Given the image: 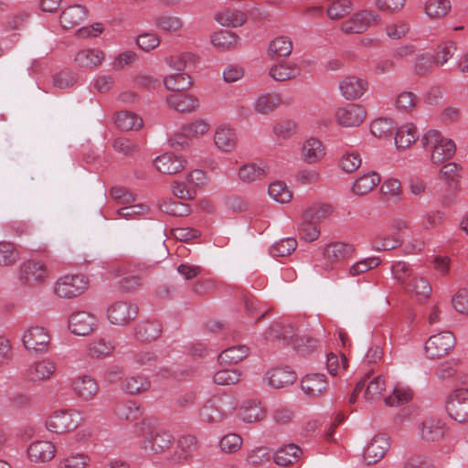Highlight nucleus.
Here are the masks:
<instances>
[{"instance_id": "f257e3e1", "label": "nucleus", "mask_w": 468, "mask_h": 468, "mask_svg": "<svg viewBox=\"0 0 468 468\" xmlns=\"http://www.w3.org/2000/svg\"><path fill=\"white\" fill-rule=\"evenodd\" d=\"M421 143L431 152V161L436 165L452 158L456 151L454 142L445 138L436 130L427 132Z\"/></svg>"}, {"instance_id": "f03ea898", "label": "nucleus", "mask_w": 468, "mask_h": 468, "mask_svg": "<svg viewBox=\"0 0 468 468\" xmlns=\"http://www.w3.org/2000/svg\"><path fill=\"white\" fill-rule=\"evenodd\" d=\"M80 413L74 410H58L53 411L46 420V427L55 433L74 431L80 423Z\"/></svg>"}, {"instance_id": "7ed1b4c3", "label": "nucleus", "mask_w": 468, "mask_h": 468, "mask_svg": "<svg viewBox=\"0 0 468 468\" xmlns=\"http://www.w3.org/2000/svg\"><path fill=\"white\" fill-rule=\"evenodd\" d=\"M445 409L451 419L459 423L468 422V389L452 391L446 398Z\"/></svg>"}, {"instance_id": "20e7f679", "label": "nucleus", "mask_w": 468, "mask_h": 468, "mask_svg": "<svg viewBox=\"0 0 468 468\" xmlns=\"http://www.w3.org/2000/svg\"><path fill=\"white\" fill-rule=\"evenodd\" d=\"M455 346V336L449 331L431 335L425 343V355L430 359L446 356Z\"/></svg>"}, {"instance_id": "39448f33", "label": "nucleus", "mask_w": 468, "mask_h": 468, "mask_svg": "<svg viewBox=\"0 0 468 468\" xmlns=\"http://www.w3.org/2000/svg\"><path fill=\"white\" fill-rule=\"evenodd\" d=\"M88 288V279L82 275H67L55 284V293L60 298H73L82 294Z\"/></svg>"}, {"instance_id": "423d86ee", "label": "nucleus", "mask_w": 468, "mask_h": 468, "mask_svg": "<svg viewBox=\"0 0 468 468\" xmlns=\"http://www.w3.org/2000/svg\"><path fill=\"white\" fill-rule=\"evenodd\" d=\"M138 314V307L125 301L111 304L107 310V318L111 324L123 326L130 324Z\"/></svg>"}, {"instance_id": "0eeeda50", "label": "nucleus", "mask_w": 468, "mask_h": 468, "mask_svg": "<svg viewBox=\"0 0 468 468\" xmlns=\"http://www.w3.org/2000/svg\"><path fill=\"white\" fill-rule=\"evenodd\" d=\"M266 337L271 340L276 338L282 339L301 352L309 350V347L303 344L304 339L298 336L291 324H282L279 323L271 324L266 333Z\"/></svg>"}, {"instance_id": "6e6552de", "label": "nucleus", "mask_w": 468, "mask_h": 468, "mask_svg": "<svg viewBox=\"0 0 468 468\" xmlns=\"http://www.w3.org/2000/svg\"><path fill=\"white\" fill-rule=\"evenodd\" d=\"M355 252L352 244L344 242H331L323 250V256L325 261L324 270H332L335 264L350 259Z\"/></svg>"}, {"instance_id": "1a4fd4ad", "label": "nucleus", "mask_w": 468, "mask_h": 468, "mask_svg": "<svg viewBox=\"0 0 468 468\" xmlns=\"http://www.w3.org/2000/svg\"><path fill=\"white\" fill-rule=\"evenodd\" d=\"M379 16L373 11L363 10L356 13L350 19L341 25V29L346 34H360L371 25L378 24Z\"/></svg>"}, {"instance_id": "9d476101", "label": "nucleus", "mask_w": 468, "mask_h": 468, "mask_svg": "<svg viewBox=\"0 0 468 468\" xmlns=\"http://www.w3.org/2000/svg\"><path fill=\"white\" fill-rule=\"evenodd\" d=\"M224 398L213 397L206 401L200 410V418L203 421L208 423L218 422L223 418L234 410L236 404L234 402L225 409L224 408Z\"/></svg>"}, {"instance_id": "9b49d317", "label": "nucleus", "mask_w": 468, "mask_h": 468, "mask_svg": "<svg viewBox=\"0 0 468 468\" xmlns=\"http://www.w3.org/2000/svg\"><path fill=\"white\" fill-rule=\"evenodd\" d=\"M366 116L365 109L361 105L355 103L340 107L335 112L337 123L343 127L359 126L365 121Z\"/></svg>"}, {"instance_id": "f8f14e48", "label": "nucleus", "mask_w": 468, "mask_h": 468, "mask_svg": "<svg viewBox=\"0 0 468 468\" xmlns=\"http://www.w3.org/2000/svg\"><path fill=\"white\" fill-rule=\"evenodd\" d=\"M22 341L27 350L43 353L48 348L50 337L44 327L32 326L24 333Z\"/></svg>"}, {"instance_id": "ddd939ff", "label": "nucleus", "mask_w": 468, "mask_h": 468, "mask_svg": "<svg viewBox=\"0 0 468 468\" xmlns=\"http://www.w3.org/2000/svg\"><path fill=\"white\" fill-rule=\"evenodd\" d=\"M96 316L86 311L73 313L69 321V328L77 335H90L96 328Z\"/></svg>"}, {"instance_id": "4468645a", "label": "nucleus", "mask_w": 468, "mask_h": 468, "mask_svg": "<svg viewBox=\"0 0 468 468\" xmlns=\"http://www.w3.org/2000/svg\"><path fill=\"white\" fill-rule=\"evenodd\" d=\"M389 446V438L386 434L374 436L364 451V460L367 464L370 465L379 462L385 456Z\"/></svg>"}, {"instance_id": "2eb2a0df", "label": "nucleus", "mask_w": 468, "mask_h": 468, "mask_svg": "<svg viewBox=\"0 0 468 468\" xmlns=\"http://www.w3.org/2000/svg\"><path fill=\"white\" fill-rule=\"evenodd\" d=\"M56 364L48 358L35 361L27 367L25 377L27 381L36 383L49 379L56 372Z\"/></svg>"}, {"instance_id": "dca6fc26", "label": "nucleus", "mask_w": 468, "mask_h": 468, "mask_svg": "<svg viewBox=\"0 0 468 468\" xmlns=\"http://www.w3.org/2000/svg\"><path fill=\"white\" fill-rule=\"evenodd\" d=\"M339 90L342 96L348 101L361 98L368 89V82L356 76H347L339 81Z\"/></svg>"}, {"instance_id": "f3484780", "label": "nucleus", "mask_w": 468, "mask_h": 468, "mask_svg": "<svg viewBox=\"0 0 468 468\" xmlns=\"http://www.w3.org/2000/svg\"><path fill=\"white\" fill-rule=\"evenodd\" d=\"M173 441L174 437L170 432L155 430L142 441V448L153 453H160L169 449Z\"/></svg>"}, {"instance_id": "a211bd4d", "label": "nucleus", "mask_w": 468, "mask_h": 468, "mask_svg": "<svg viewBox=\"0 0 468 468\" xmlns=\"http://www.w3.org/2000/svg\"><path fill=\"white\" fill-rule=\"evenodd\" d=\"M21 280L27 284L35 285L43 283L48 276V271L44 263L28 261L21 266Z\"/></svg>"}, {"instance_id": "6ab92c4d", "label": "nucleus", "mask_w": 468, "mask_h": 468, "mask_svg": "<svg viewBox=\"0 0 468 468\" xmlns=\"http://www.w3.org/2000/svg\"><path fill=\"white\" fill-rule=\"evenodd\" d=\"M71 388L75 395L85 401L91 400L98 393L97 382L88 375L74 378L71 380Z\"/></svg>"}, {"instance_id": "aec40b11", "label": "nucleus", "mask_w": 468, "mask_h": 468, "mask_svg": "<svg viewBox=\"0 0 468 468\" xmlns=\"http://www.w3.org/2000/svg\"><path fill=\"white\" fill-rule=\"evenodd\" d=\"M420 437L428 441H436L444 437L446 424L435 417H427L419 426Z\"/></svg>"}, {"instance_id": "412c9836", "label": "nucleus", "mask_w": 468, "mask_h": 468, "mask_svg": "<svg viewBox=\"0 0 468 468\" xmlns=\"http://www.w3.org/2000/svg\"><path fill=\"white\" fill-rule=\"evenodd\" d=\"M158 171L166 175H175L181 172L186 165V161L173 153H165L154 160Z\"/></svg>"}, {"instance_id": "4be33fe9", "label": "nucleus", "mask_w": 468, "mask_h": 468, "mask_svg": "<svg viewBox=\"0 0 468 468\" xmlns=\"http://www.w3.org/2000/svg\"><path fill=\"white\" fill-rule=\"evenodd\" d=\"M214 143L220 151L230 153L237 146L238 136L234 129L228 125H220L215 131Z\"/></svg>"}, {"instance_id": "5701e85b", "label": "nucleus", "mask_w": 468, "mask_h": 468, "mask_svg": "<svg viewBox=\"0 0 468 468\" xmlns=\"http://www.w3.org/2000/svg\"><path fill=\"white\" fill-rule=\"evenodd\" d=\"M268 383L273 388L292 385L297 378L296 373L289 367H274L267 373Z\"/></svg>"}, {"instance_id": "b1692460", "label": "nucleus", "mask_w": 468, "mask_h": 468, "mask_svg": "<svg viewBox=\"0 0 468 468\" xmlns=\"http://www.w3.org/2000/svg\"><path fill=\"white\" fill-rule=\"evenodd\" d=\"M325 155L323 143L316 138H309L303 144L301 156L304 163L312 165L321 161Z\"/></svg>"}, {"instance_id": "393cba45", "label": "nucleus", "mask_w": 468, "mask_h": 468, "mask_svg": "<svg viewBox=\"0 0 468 468\" xmlns=\"http://www.w3.org/2000/svg\"><path fill=\"white\" fill-rule=\"evenodd\" d=\"M27 453L32 462L46 463L54 458L56 448L50 441H37L30 444Z\"/></svg>"}, {"instance_id": "a878e982", "label": "nucleus", "mask_w": 468, "mask_h": 468, "mask_svg": "<svg viewBox=\"0 0 468 468\" xmlns=\"http://www.w3.org/2000/svg\"><path fill=\"white\" fill-rule=\"evenodd\" d=\"M166 101L171 107L180 112H190L199 106L195 96L185 92H174L167 96Z\"/></svg>"}, {"instance_id": "bb28decb", "label": "nucleus", "mask_w": 468, "mask_h": 468, "mask_svg": "<svg viewBox=\"0 0 468 468\" xmlns=\"http://www.w3.org/2000/svg\"><path fill=\"white\" fill-rule=\"evenodd\" d=\"M87 16V10L80 5H74L64 9L60 15L61 26L66 29L79 26Z\"/></svg>"}, {"instance_id": "cd10ccee", "label": "nucleus", "mask_w": 468, "mask_h": 468, "mask_svg": "<svg viewBox=\"0 0 468 468\" xmlns=\"http://www.w3.org/2000/svg\"><path fill=\"white\" fill-rule=\"evenodd\" d=\"M301 387L305 394L314 397L326 390L327 381L323 374H308L302 379Z\"/></svg>"}, {"instance_id": "c85d7f7f", "label": "nucleus", "mask_w": 468, "mask_h": 468, "mask_svg": "<svg viewBox=\"0 0 468 468\" xmlns=\"http://www.w3.org/2000/svg\"><path fill=\"white\" fill-rule=\"evenodd\" d=\"M161 324L157 321H143L134 328V336L141 342H152L161 334Z\"/></svg>"}, {"instance_id": "c756f323", "label": "nucleus", "mask_w": 468, "mask_h": 468, "mask_svg": "<svg viewBox=\"0 0 468 468\" xmlns=\"http://www.w3.org/2000/svg\"><path fill=\"white\" fill-rule=\"evenodd\" d=\"M301 73V69L296 63L282 62L273 65L269 75L276 81H286L295 79Z\"/></svg>"}, {"instance_id": "7c9ffc66", "label": "nucleus", "mask_w": 468, "mask_h": 468, "mask_svg": "<svg viewBox=\"0 0 468 468\" xmlns=\"http://www.w3.org/2000/svg\"><path fill=\"white\" fill-rule=\"evenodd\" d=\"M267 165L261 163H249L239 169V178L244 183H252L261 180L267 174Z\"/></svg>"}, {"instance_id": "2f4dec72", "label": "nucleus", "mask_w": 468, "mask_h": 468, "mask_svg": "<svg viewBox=\"0 0 468 468\" xmlns=\"http://www.w3.org/2000/svg\"><path fill=\"white\" fill-rule=\"evenodd\" d=\"M197 448V440L192 435L182 436L178 441L176 450L172 455V460L176 463L186 461Z\"/></svg>"}, {"instance_id": "473e14b6", "label": "nucleus", "mask_w": 468, "mask_h": 468, "mask_svg": "<svg viewBox=\"0 0 468 468\" xmlns=\"http://www.w3.org/2000/svg\"><path fill=\"white\" fill-rule=\"evenodd\" d=\"M302 454V450L296 444L291 443L279 448L274 454L278 465L286 466L296 463Z\"/></svg>"}, {"instance_id": "72a5a7b5", "label": "nucleus", "mask_w": 468, "mask_h": 468, "mask_svg": "<svg viewBox=\"0 0 468 468\" xmlns=\"http://www.w3.org/2000/svg\"><path fill=\"white\" fill-rule=\"evenodd\" d=\"M285 102L281 99L280 95L277 93H266L259 96L254 103V110L258 113L268 114L274 111L281 104H284Z\"/></svg>"}, {"instance_id": "f704fd0d", "label": "nucleus", "mask_w": 468, "mask_h": 468, "mask_svg": "<svg viewBox=\"0 0 468 468\" xmlns=\"http://www.w3.org/2000/svg\"><path fill=\"white\" fill-rule=\"evenodd\" d=\"M292 51V42L290 37L281 36L275 37L269 45L268 54L272 59L288 57Z\"/></svg>"}, {"instance_id": "c9c22d12", "label": "nucleus", "mask_w": 468, "mask_h": 468, "mask_svg": "<svg viewBox=\"0 0 468 468\" xmlns=\"http://www.w3.org/2000/svg\"><path fill=\"white\" fill-rule=\"evenodd\" d=\"M418 137L417 128L413 124L408 123L397 130L395 144L398 149H405L414 144Z\"/></svg>"}, {"instance_id": "e433bc0d", "label": "nucleus", "mask_w": 468, "mask_h": 468, "mask_svg": "<svg viewBox=\"0 0 468 468\" xmlns=\"http://www.w3.org/2000/svg\"><path fill=\"white\" fill-rule=\"evenodd\" d=\"M215 19L224 27H240L246 21V15L237 9L227 8L216 13Z\"/></svg>"}, {"instance_id": "4c0bfd02", "label": "nucleus", "mask_w": 468, "mask_h": 468, "mask_svg": "<svg viewBox=\"0 0 468 468\" xmlns=\"http://www.w3.org/2000/svg\"><path fill=\"white\" fill-rule=\"evenodd\" d=\"M239 416L244 422L252 423L261 420L265 417V411L259 402L250 400L240 408Z\"/></svg>"}, {"instance_id": "58836bf2", "label": "nucleus", "mask_w": 468, "mask_h": 468, "mask_svg": "<svg viewBox=\"0 0 468 468\" xmlns=\"http://www.w3.org/2000/svg\"><path fill=\"white\" fill-rule=\"evenodd\" d=\"M380 182V176L375 172H371L358 177L354 185L353 191L356 195H367L371 192Z\"/></svg>"}, {"instance_id": "ea45409f", "label": "nucleus", "mask_w": 468, "mask_h": 468, "mask_svg": "<svg viewBox=\"0 0 468 468\" xmlns=\"http://www.w3.org/2000/svg\"><path fill=\"white\" fill-rule=\"evenodd\" d=\"M115 123L122 131L138 130L143 127V119L134 112L122 111L115 115Z\"/></svg>"}, {"instance_id": "a19ab883", "label": "nucleus", "mask_w": 468, "mask_h": 468, "mask_svg": "<svg viewBox=\"0 0 468 468\" xmlns=\"http://www.w3.org/2000/svg\"><path fill=\"white\" fill-rule=\"evenodd\" d=\"M104 59L103 52L99 49L80 50L75 56V61L83 68L99 66Z\"/></svg>"}, {"instance_id": "79ce46f5", "label": "nucleus", "mask_w": 468, "mask_h": 468, "mask_svg": "<svg viewBox=\"0 0 468 468\" xmlns=\"http://www.w3.org/2000/svg\"><path fill=\"white\" fill-rule=\"evenodd\" d=\"M249 354V348L244 345H238L223 350L218 355L220 364H237Z\"/></svg>"}, {"instance_id": "37998d69", "label": "nucleus", "mask_w": 468, "mask_h": 468, "mask_svg": "<svg viewBox=\"0 0 468 468\" xmlns=\"http://www.w3.org/2000/svg\"><path fill=\"white\" fill-rule=\"evenodd\" d=\"M149 388V379L142 375L128 377L122 383V390L131 395L146 391Z\"/></svg>"}, {"instance_id": "c03bdc74", "label": "nucleus", "mask_w": 468, "mask_h": 468, "mask_svg": "<svg viewBox=\"0 0 468 468\" xmlns=\"http://www.w3.org/2000/svg\"><path fill=\"white\" fill-rule=\"evenodd\" d=\"M114 349L115 345L112 341L101 337L89 345L88 353L91 357L103 358L110 356Z\"/></svg>"}, {"instance_id": "a18cd8bd", "label": "nucleus", "mask_w": 468, "mask_h": 468, "mask_svg": "<svg viewBox=\"0 0 468 468\" xmlns=\"http://www.w3.org/2000/svg\"><path fill=\"white\" fill-rule=\"evenodd\" d=\"M211 43L220 50H229L237 46L238 36L229 30H220L212 35Z\"/></svg>"}, {"instance_id": "49530a36", "label": "nucleus", "mask_w": 468, "mask_h": 468, "mask_svg": "<svg viewBox=\"0 0 468 468\" xmlns=\"http://www.w3.org/2000/svg\"><path fill=\"white\" fill-rule=\"evenodd\" d=\"M164 84L167 90L174 92H184L190 88L192 82L189 75L186 73H177L165 77Z\"/></svg>"}, {"instance_id": "de8ad7c7", "label": "nucleus", "mask_w": 468, "mask_h": 468, "mask_svg": "<svg viewBox=\"0 0 468 468\" xmlns=\"http://www.w3.org/2000/svg\"><path fill=\"white\" fill-rule=\"evenodd\" d=\"M19 259L16 245L10 241H0V266H12Z\"/></svg>"}, {"instance_id": "09e8293b", "label": "nucleus", "mask_w": 468, "mask_h": 468, "mask_svg": "<svg viewBox=\"0 0 468 468\" xmlns=\"http://www.w3.org/2000/svg\"><path fill=\"white\" fill-rule=\"evenodd\" d=\"M396 126L394 122L389 118H378L371 122L370 132L371 133L378 138H387L390 137Z\"/></svg>"}, {"instance_id": "8fccbe9b", "label": "nucleus", "mask_w": 468, "mask_h": 468, "mask_svg": "<svg viewBox=\"0 0 468 468\" xmlns=\"http://www.w3.org/2000/svg\"><path fill=\"white\" fill-rule=\"evenodd\" d=\"M333 212V207L327 204H314L309 207L304 212V218L319 223L328 218Z\"/></svg>"}, {"instance_id": "3c124183", "label": "nucleus", "mask_w": 468, "mask_h": 468, "mask_svg": "<svg viewBox=\"0 0 468 468\" xmlns=\"http://www.w3.org/2000/svg\"><path fill=\"white\" fill-rule=\"evenodd\" d=\"M366 385L367 388L364 393L366 400L374 402L382 398L383 391L385 390V381L381 376L374 378Z\"/></svg>"}, {"instance_id": "603ef678", "label": "nucleus", "mask_w": 468, "mask_h": 468, "mask_svg": "<svg viewBox=\"0 0 468 468\" xmlns=\"http://www.w3.org/2000/svg\"><path fill=\"white\" fill-rule=\"evenodd\" d=\"M112 148L118 154L125 156H133L140 150L139 144L135 141L126 137L114 139L112 142Z\"/></svg>"}, {"instance_id": "864d4df0", "label": "nucleus", "mask_w": 468, "mask_h": 468, "mask_svg": "<svg viewBox=\"0 0 468 468\" xmlns=\"http://www.w3.org/2000/svg\"><path fill=\"white\" fill-rule=\"evenodd\" d=\"M451 10L448 0H428L425 5V13L431 18H441Z\"/></svg>"}, {"instance_id": "5fc2aeb1", "label": "nucleus", "mask_w": 468, "mask_h": 468, "mask_svg": "<svg viewBox=\"0 0 468 468\" xmlns=\"http://www.w3.org/2000/svg\"><path fill=\"white\" fill-rule=\"evenodd\" d=\"M353 9L350 0H332L327 7V15L331 19H340L348 15Z\"/></svg>"}, {"instance_id": "6e6d98bb", "label": "nucleus", "mask_w": 468, "mask_h": 468, "mask_svg": "<svg viewBox=\"0 0 468 468\" xmlns=\"http://www.w3.org/2000/svg\"><path fill=\"white\" fill-rule=\"evenodd\" d=\"M154 24L159 29L170 33L177 32L183 27L182 20L179 17L169 15H162L157 16L155 18Z\"/></svg>"}, {"instance_id": "4d7b16f0", "label": "nucleus", "mask_w": 468, "mask_h": 468, "mask_svg": "<svg viewBox=\"0 0 468 468\" xmlns=\"http://www.w3.org/2000/svg\"><path fill=\"white\" fill-rule=\"evenodd\" d=\"M296 247L297 241L295 239L286 238L274 243L270 249V253L273 257H284L294 251Z\"/></svg>"}, {"instance_id": "13d9d810", "label": "nucleus", "mask_w": 468, "mask_h": 468, "mask_svg": "<svg viewBox=\"0 0 468 468\" xmlns=\"http://www.w3.org/2000/svg\"><path fill=\"white\" fill-rule=\"evenodd\" d=\"M299 234L301 239L305 241H314L320 236V228L317 223L311 219L304 218V215H303V222L299 227Z\"/></svg>"}, {"instance_id": "bf43d9fd", "label": "nucleus", "mask_w": 468, "mask_h": 468, "mask_svg": "<svg viewBox=\"0 0 468 468\" xmlns=\"http://www.w3.org/2000/svg\"><path fill=\"white\" fill-rule=\"evenodd\" d=\"M269 195L277 202L287 203L292 199V193L282 181L271 183L268 188Z\"/></svg>"}, {"instance_id": "052dcab7", "label": "nucleus", "mask_w": 468, "mask_h": 468, "mask_svg": "<svg viewBox=\"0 0 468 468\" xmlns=\"http://www.w3.org/2000/svg\"><path fill=\"white\" fill-rule=\"evenodd\" d=\"M90 458L84 453H71L60 459L58 468H85L89 465Z\"/></svg>"}, {"instance_id": "680f3d73", "label": "nucleus", "mask_w": 468, "mask_h": 468, "mask_svg": "<svg viewBox=\"0 0 468 468\" xmlns=\"http://www.w3.org/2000/svg\"><path fill=\"white\" fill-rule=\"evenodd\" d=\"M418 97L411 91L400 92L395 101V106L399 111L410 112L418 104Z\"/></svg>"}, {"instance_id": "e2e57ef3", "label": "nucleus", "mask_w": 468, "mask_h": 468, "mask_svg": "<svg viewBox=\"0 0 468 468\" xmlns=\"http://www.w3.org/2000/svg\"><path fill=\"white\" fill-rule=\"evenodd\" d=\"M456 49V43L452 40H448L438 46L434 56L436 65L442 66L444 63H446L450 58H452Z\"/></svg>"}, {"instance_id": "0e129e2a", "label": "nucleus", "mask_w": 468, "mask_h": 468, "mask_svg": "<svg viewBox=\"0 0 468 468\" xmlns=\"http://www.w3.org/2000/svg\"><path fill=\"white\" fill-rule=\"evenodd\" d=\"M411 398V389L397 385L393 389V395L385 399V403L388 406L400 405L409 402Z\"/></svg>"}, {"instance_id": "69168bd1", "label": "nucleus", "mask_w": 468, "mask_h": 468, "mask_svg": "<svg viewBox=\"0 0 468 468\" xmlns=\"http://www.w3.org/2000/svg\"><path fill=\"white\" fill-rule=\"evenodd\" d=\"M196 60L197 56L191 52L173 55L166 58L168 65L176 70H184L188 64H194Z\"/></svg>"}, {"instance_id": "338daca9", "label": "nucleus", "mask_w": 468, "mask_h": 468, "mask_svg": "<svg viewBox=\"0 0 468 468\" xmlns=\"http://www.w3.org/2000/svg\"><path fill=\"white\" fill-rule=\"evenodd\" d=\"M297 124L295 122L285 120L276 123L273 126L272 131L278 140H287L295 134Z\"/></svg>"}, {"instance_id": "774afa93", "label": "nucleus", "mask_w": 468, "mask_h": 468, "mask_svg": "<svg viewBox=\"0 0 468 468\" xmlns=\"http://www.w3.org/2000/svg\"><path fill=\"white\" fill-rule=\"evenodd\" d=\"M381 261L378 257H369L364 260H361L355 264H353L349 268V274L351 276H357L362 273L367 272L369 270H372L378 267L380 264Z\"/></svg>"}]
</instances>
